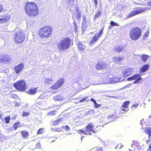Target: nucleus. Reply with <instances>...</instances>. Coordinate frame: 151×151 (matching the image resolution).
Returning a JSON list of instances; mask_svg holds the SVG:
<instances>
[{
  "label": "nucleus",
  "instance_id": "nucleus-36",
  "mask_svg": "<svg viewBox=\"0 0 151 151\" xmlns=\"http://www.w3.org/2000/svg\"><path fill=\"white\" fill-rule=\"evenodd\" d=\"M104 29V28H102L101 30L99 31L98 34H97V35L99 37L100 36L101 34L103 33V31Z\"/></svg>",
  "mask_w": 151,
  "mask_h": 151
},
{
  "label": "nucleus",
  "instance_id": "nucleus-41",
  "mask_svg": "<svg viewBox=\"0 0 151 151\" xmlns=\"http://www.w3.org/2000/svg\"><path fill=\"white\" fill-rule=\"evenodd\" d=\"M149 31H146L144 35V37L145 38H147L149 36Z\"/></svg>",
  "mask_w": 151,
  "mask_h": 151
},
{
  "label": "nucleus",
  "instance_id": "nucleus-2",
  "mask_svg": "<svg viewBox=\"0 0 151 151\" xmlns=\"http://www.w3.org/2000/svg\"><path fill=\"white\" fill-rule=\"evenodd\" d=\"M52 27L49 25H45L40 28L38 35L41 38H47L51 37L52 32Z\"/></svg>",
  "mask_w": 151,
  "mask_h": 151
},
{
  "label": "nucleus",
  "instance_id": "nucleus-17",
  "mask_svg": "<svg viewBox=\"0 0 151 151\" xmlns=\"http://www.w3.org/2000/svg\"><path fill=\"white\" fill-rule=\"evenodd\" d=\"M97 34L96 33L95 35L93 37H92L91 40L90 41V44L93 45L94 42H96L98 40L99 37L97 35Z\"/></svg>",
  "mask_w": 151,
  "mask_h": 151
},
{
  "label": "nucleus",
  "instance_id": "nucleus-30",
  "mask_svg": "<svg viewBox=\"0 0 151 151\" xmlns=\"http://www.w3.org/2000/svg\"><path fill=\"white\" fill-rule=\"evenodd\" d=\"M101 12L98 11L94 15V18H95V19H96V18L101 15Z\"/></svg>",
  "mask_w": 151,
  "mask_h": 151
},
{
  "label": "nucleus",
  "instance_id": "nucleus-18",
  "mask_svg": "<svg viewBox=\"0 0 151 151\" xmlns=\"http://www.w3.org/2000/svg\"><path fill=\"white\" fill-rule=\"evenodd\" d=\"M53 81L54 80L52 78H46L45 79L44 83L46 85H49L51 84Z\"/></svg>",
  "mask_w": 151,
  "mask_h": 151
},
{
  "label": "nucleus",
  "instance_id": "nucleus-52",
  "mask_svg": "<svg viewBox=\"0 0 151 151\" xmlns=\"http://www.w3.org/2000/svg\"><path fill=\"white\" fill-rule=\"evenodd\" d=\"M95 5V7L96 8L98 4V1L97 0H94Z\"/></svg>",
  "mask_w": 151,
  "mask_h": 151
},
{
  "label": "nucleus",
  "instance_id": "nucleus-3",
  "mask_svg": "<svg viewBox=\"0 0 151 151\" xmlns=\"http://www.w3.org/2000/svg\"><path fill=\"white\" fill-rule=\"evenodd\" d=\"M142 34V31L141 28L139 27H136L130 29L129 35L131 40L136 41L141 38Z\"/></svg>",
  "mask_w": 151,
  "mask_h": 151
},
{
  "label": "nucleus",
  "instance_id": "nucleus-12",
  "mask_svg": "<svg viewBox=\"0 0 151 151\" xmlns=\"http://www.w3.org/2000/svg\"><path fill=\"white\" fill-rule=\"evenodd\" d=\"M27 88V87L25 82L23 80L19 81V91H24Z\"/></svg>",
  "mask_w": 151,
  "mask_h": 151
},
{
  "label": "nucleus",
  "instance_id": "nucleus-21",
  "mask_svg": "<svg viewBox=\"0 0 151 151\" xmlns=\"http://www.w3.org/2000/svg\"><path fill=\"white\" fill-rule=\"evenodd\" d=\"M144 132L146 134H148V138L151 139V127H147L145 129Z\"/></svg>",
  "mask_w": 151,
  "mask_h": 151
},
{
  "label": "nucleus",
  "instance_id": "nucleus-56",
  "mask_svg": "<svg viewBox=\"0 0 151 151\" xmlns=\"http://www.w3.org/2000/svg\"><path fill=\"white\" fill-rule=\"evenodd\" d=\"M2 117L1 114L0 113V119H1Z\"/></svg>",
  "mask_w": 151,
  "mask_h": 151
},
{
  "label": "nucleus",
  "instance_id": "nucleus-11",
  "mask_svg": "<svg viewBox=\"0 0 151 151\" xmlns=\"http://www.w3.org/2000/svg\"><path fill=\"white\" fill-rule=\"evenodd\" d=\"M130 103L129 101H126L124 102L120 107L121 110L125 112L128 111L129 110V105Z\"/></svg>",
  "mask_w": 151,
  "mask_h": 151
},
{
  "label": "nucleus",
  "instance_id": "nucleus-48",
  "mask_svg": "<svg viewBox=\"0 0 151 151\" xmlns=\"http://www.w3.org/2000/svg\"><path fill=\"white\" fill-rule=\"evenodd\" d=\"M43 133V132L42 130V129L40 128L37 131V134H42Z\"/></svg>",
  "mask_w": 151,
  "mask_h": 151
},
{
  "label": "nucleus",
  "instance_id": "nucleus-51",
  "mask_svg": "<svg viewBox=\"0 0 151 151\" xmlns=\"http://www.w3.org/2000/svg\"><path fill=\"white\" fill-rule=\"evenodd\" d=\"M65 128L66 131H68L70 130V128L68 126L66 125L65 127Z\"/></svg>",
  "mask_w": 151,
  "mask_h": 151
},
{
  "label": "nucleus",
  "instance_id": "nucleus-15",
  "mask_svg": "<svg viewBox=\"0 0 151 151\" xmlns=\"http://www.w3.org/2000/svg\"><path fill=\"white\" fill-rule=\"evenodd\" d=\"M124 47L122 45H118L114 48V51L115 52H121L124 50Z\"/></svg>",
  "mask_w": 151,
  "mask_h": 151
},
{
  "label": "nucleus",
  "instance_id": "nucleus-29",
  "mask_svg": "<svg viewBox=\"0 0 151 151\" xmlns=\"http://www.w3.org/2000/svg\"><path fill=\"white\" fill-rule=\"evenodd\" d=\"M90 100L91 101L93 102L94 103V106L96 108H98V107L99 106V105H98L97 104L96 101L93 98H91Z\"/></svg>",
  "mask_w": 151,
  "mask_h": 151
},
{
  "label": "nucleus",
  "instance_id": "nucleus-20",
  "mask_svg": "<svg viewBox=\"0 0 151 151\" xmlns=\"http://www.w3.org/2000/svg\"><path fill=\"white\" fill-rule=\"evenodd\" d=\"M133 80H135V81L134 82V83L138 82L141 79V76L139 74H136L134 75L133 76Z\"/></svg>",
  "mask_w": 151,
  "mask_h": 151
},
{
  "label": "nucleus",
  "instance_id": "nucleus-40",
  "mask_svg": "<svg viewBox=\"0 0 151 151\" xmlns=\"http://www.w3.org/2000/svg\"><path fill=\"white\" fill-rule=\"evenodd\" d=\"M75 0H68V4L70 5H73Z\"/></svg>",
  "mask_w": 151,
  "mask_h": 151
},
{
  "label": "nucleus",
  "instance_id": "nucleus-58",
  "mask_svg": "<svg viewBox=\"0 0 151 151\" xmlns=\"http://www.w3.org/2000/svg\"><path fill=\"white\" fill-rule=\"evenodd\" d=\"M129 150L130 151H131V150L130 149H129Z\"/></svg>",
  "mask_w": 151,
  "mask_h": 151
},
{
  "label": "nucleus",
  "instance_id": "nucleus-13",
  "mask_svg": "<svg viewBox=\"0 0 151 151\" xmlns=\"http://www.w3.org/2000/svg\"><path fill=\"white\" fill-rule=\"evenodd\" d=\"M10 60V58L8 55H5L0 59V61L4 62H8Z\"/></svg>",
  "mask_w": 151,
  "mask_h": 151
},
{
  "label": "nucleus",
  "instance_id": "nucleus-25",
  "mask_svg": "<svg viewBox=\"0 0 151 151\" xmlns=\"http://www.w3.org/2000/svg\"><path fill=\"white\" fill-rule=\"evenodd\" d=\"M62 122V118H60L59 119L53 121L52 124L53 126H57Z\"/></svg>",
  "mask_w": 151,
  "mask_h": 151
},
{
  "label": "nucleus",
  "instance_id": "nucleus-47",
  "mask_svg": "<svg viewBox=\"0 0 151 151\" xmlns=\"http://www.w3.org/2000/svg\"><path fill=\"white\" fill-rule=\"evenodd\" d=\"M29 115V113L24 111L22 115L24 116H28Z\"/></svg>",
  "mask_w": 151,
  "mask_h": 151
},
{
  "label": "nucleus",
  "instance_id": "nucleus-42",
  "mask_svg": "<svg viewBox=\"0 0 151 151\" xmlns=\"http://www.w3.org/2000/svg\"><path fill=\"white\" fill-rule=\"evenodd\" d=\"M115 61L116 62H119L122 60V58L120 57L115 58Z\"/></svg>",
  "mask_w": 151,
  "mask_h": 151
},
{
  "label": "nucleus",
  "instance_id": "nucleus-24",
  "mask_svg": "<svg viewBox=\"0 0 151 151\" xmlns=\"http://www.w3.org/2000/svg\"><path fill=\"white\" fill-rule=\"evenodd\" d=\"M149 56L146 54H143L141 56L140 58L143 62H145L149 58Z\"/></svg>",
  "mask_w": 151,
  "mask_h": 151
},
{
  "label": "nucleus",
  "instance_id": "nucleus-5",
  "mask_svg": "<svg viewBox=\"0 0 151 151\" xmlns=\"http://www.w3.org/2000/svg\"><path fill=\"white\" fill-rule=\"evenodd\" d=\"M94 125L92 123H89L85 127L84 129H81L78 130L79 133H82L84 134L91 135V132L95 133L96 131L93 129Z\"/></svg>",
  "mask_w": 151,
  "mask_h": 151
},
{
  "label": "nucleus",
  "instance_id": "nucleus-9",
  "mask_svg": "<svg viewBox=\"0 0 151 151\" xmlns=\"http://www.w3.org/2000/svg\"><path fill=\"white\" fill-rule=\"evenodd\" d=\"M122 73L124 77H126L132 74V69L129 68H125L122 70Z\"/></svg>",
  "mask_w": 151,
  "mask_h": 151
},
{
  "label": "nucleus",
  "instance_id": "nucleus-32",
  "mask_svg": "<svg viewBox=\"0 0 151 151\" xmlns=\"http://www.w3.org/2000/svg\"><path fill=\"white\" fill-rule=\"evenodd\" d=\"M110 24L112 27L116 26H119V25L118 24L116 23L113 21H110Z\"/></svg>",
  "mask_w": 151,
  "mask_h": 151
},
{
  "label": "nucleus",
  "instance_id": "nucleus-1",
  "mask_svg": "<svg viewBox=\"0 0 151 151\" xmlns=\"http://www.w3.org/2000/svg\"><path fill=\"white\" fill-rule=\"evenodd\" d=\"M24 9L26 14L29 17H35L39 13V9L37 4L33 2H28L26 3Z\"/></svg>",
  "mask_w": 151,
  "mask_h": 151
},
{
  "label": "nucleus",
  "instance_id": "nucleus-38",
  "mask_svg": "<svg viewBox=\"0 0 151 151\" xmlns=\"http://www.w3.org/2000/svg\"><path fill=\"white\" fill-rule=\"evenodd\" d=\"M19 123L18 122L15 123L13 125L14 128L15 130L17 129L19 126Z\"/></svg>",
  "mask_w": 151,
  "mask_h": 151
},
{
  "label": "nucleus",
  "instance_id": "nucleus-55",
  "mask_svg": "<svg viewBox=\"0 0 151 151\" xmlns=\"http://www.w3.org/2000/svg\"><path fill=\"white\" fill-rule=\"evenodd\" d=\"M147 4L148 6H151V0L148 1L147 3Z\"/></svg>",
  "mask_w": 151,
  "mask_h": 151
},
{
  "label": "nucleus",
  "instance_id": "nucleus-33",
  "mask_svg": "<svg viewBox=\"0 0 151 151\" xmlns=\"http://www.w3.org/2000/svg\"><path fill=\"white\" fill-rule=\"evenodd\" d=\"M56 114L55 111H54L50 112L48 113V114L49 116H53Z\"/></svg>",
  "mask_w": 151,
  "mask_h": 151
},
{
  "label": "nucleus",
  "instance_id": "nucleus-14",
  "mask_svg": "<svg viewBox=\"0 0 151 151\" xmlns=\"http://www.w3.org/2000/svg\"><path fill=\"white\" fill-rule=\"evenodd\" d=\"M150 67L148 64L143 65L139 69L140 72L143 73L147 70Z\"/></svg>",
  "mask_w": 151,
  "mask_h": 151
},
{
  "label": "nucleus",
  "instance_id": "nucleus-49",
  "mask_svg": "<svg viewBox=\"0 0 151 151\" xmlns=\"http://www.w3.org/2000/svg\"><path fill=\"white\" fill-rule=\"evenodd\" d=\"M15 71L16 73H19V67L18 66H15L14 68Z\"/></svg>",
  "mask_w": 151,
  "mask_h": 151
},
{
  "label": "nucleus",
  "instance_id": "nucleus-4",
  "mask_svg": "<svg viewBox=\"0 0 151 151\" xmlns=\"http://www.w3.org/2000/svg\"><path fill=\"white\" fill-rule=\"evenodd\" d=\"M71 42L73 43L72 40L70 38H64L61 40L58 44V48L60 50H66L70 47Z\"/></svg>",
  "mask_w": 151,
  "mask_h": 151
},
{
  "label": "nucleus",
  "instance_id": "nucleus-34",
  "mask_svg": "<svg viewBox=\"0 0 151 151\" xmlns=\"http://www.w3.org/2000/svg\"><path fill=\"white\" fill-rule=\"evenodd\" d=\"M14 86L17 89L19 90V81L14 83Z\"/></svg>",
  "mask_w": 151,
  "mask_h": 151
},
{
  "label": "nucleus",
  "instance_id": "nucleus-10",
  "mask_svg": "<svg viewBox=\"0 0 151 151\" xmlns=\"http://www.w3.org/2000/svg\"><path fill=\"white\" fill-rule=\"evenodd\" d=\"M10 18V15L5 14L0 16V23L2 24L7 22Z\"/></svg>",
  "mask_w": 151,
  "mask_h": 151
},
{
  "label": "nucleus",
  "instance_id": "nucleus-54",
  "mask_svg": "<svg viewBox=\"0 0 151 151\" xmlns=\"http://www.w3.org/2000/svg\"><path fill=\"white\" fill-rule=\"evenodd\" d=\"M147 151H151V144L149 145V147Z\"/></svg>",
  "mask_w": 151,
  "mask_h": 151
},
{
  "label": "nucleus",
  "instance_id": "nucleus-6",
  "mask_svg": "<svg viewBox=\"0 0 151 151\" xmlns=\"http://www.w3.org/2000/svg\"><path fill=\"white\" fill-rule=\"evenodd\" d=\"M147 9L145 7H137L134 8L128 15V17H131L144 12Z\"/></svg>",
  "mask_w": 151,
  "mask_h": 151
},
{
  "label": "nucleus",
  "instance_id": "nucleus-43",
  "mask_svg": "<svg viewBox=\"0 0 151 151\" xmlns=\"http://www.w3.org/2000/svg\"><path fill=\"white\" fill-rule=\"evenodd\" d=\"M41 147V145L40 143H37L36 145L35 148L40 149Z\"/></svg>",
  "mask_w": 151,
  "mask_h": 151
},
{
  "label": "nucleus",
  "instance_id": "nucleus-22",
  "mask_svg": "<svg viewBox=\"0 0 151 151\" xmlns=\"http://www.w3.org/2000/svg\"><path fill=\"white\" fill-rule=\"evenodd\" d=\"M77 46L78 50L81 51L84 50L86 47V46L83 45L82 43L81 42H78Z\"/></svg>",
  "mask_w": 151,
  "mask_h": 151
},
{
  "label": "nucleus",
  "instance_id": "nucleus-27",
  "mask_svg": "<svg viewBox=\"0 0 151 151\" xmlns=\"http://www.w3.org/2000/svg\"><path fill=\"white\" fill-rule=\"evenodd\" d=\"M63 127L62 128H60L59 127L55 128V129L53 128H52V130L54 132H60L62 131V129H63Z\"/></svg>",
  "mask_w": 151,
  "mask_h": 151
},
{
  "label": "nucleus",
  "instance_id": "nucleus-50",
  "mask_svg": "<svg viewBox=\"0 0 151 151\" xmlns=\"http://www.w3.org/2000/svg\"><path fill=\"white\" fill-rule=\"evenodd\" d=\"M88 98V96H86L85 98H83V99L80 100L79 101V103L82 102H83L85 100L87 99Z\"/></svg>",
  "mask_w": 151,
  "mask_h": 151
},
{
  "label": "nucleus",
  "instance_id": "nucleus-37",
  "mask_svg": "<svg viewBox=\"0 0 151 151\" xmlns=\"http://www.w3.org/2000/svg\"><path fill=\"white\" fill-rule=\"evenodd\" d=\"M73 26L74 27L75 31L76 32L78 31V26L76 22H73Z\"/></svg>",
  "mask_w": 151,
  "mask_h": 151
},
{
  "label": "nucleus",
  "instance_id": "nucleus-28",
  "mask_svg": "<svg viewBox=\"0 0 151 151\" xmlns=\"http://www.w3.org/2000/svg\"><path fill=\"white\" fill-rule=\"evenodd\" d=\"M139 146V145H138L137 143L136 142H134L131 145L132 147L133 148L132 149L133 150H135V149Z\"/></svg>",
  "mask_w": 151,
  "mask_h": 151
},
{
  "label": "nucleus",
  "instance_id": "nucleus-39",
  "mask_svg": "<svg viewBox=\"0 0 151 151\" xmlns=\"http://www.w3.org/2000/svg\"><path fill=\"white\" fill-rule=\"evenodd\" d=\"M139 105L138 104H136L132 105L131 107V109H133V108L136 109L138 106Z\"/></svg>",
  "mask_w": 151,
  "mask_h": 151
},
{
  "label": "nucleus",
  "instance_id": "nucleus-53",
  "mask_svg": "<svg viewBox=\"0 0 151 151\" xmlns=\"http://www.w3.org/2000/svg\"><path fill=\"white\" fill-rule=\"evenodd\" d=\"M127 80L129 81L133 80V76H132L128 78H127Z\"/></svg>",
  "mask_w": 151,
  "mask_h": 151
},
{
  "label": "nucleus",
  "instance_id": "nucleus-26",
  "mask_svg": "<svg viewBox=\"0 0 151 151\" xmlns=\"http://www.w3.org/2000/svg\"><path fill=\"white\" fill-rule=\"evenodd\" d=\"M24 36L22 32H19V43L23 42L24 40Z\"/></svg>",
  "mask_w": 151,
  "mask_h": 151
},
{
  "label": "nucleus",
  "instance_id": "nucleus-7",
  "mask_svg": "<svg viewBox=\"0 0 151 151\" xmlns=\"http://www.w3.org/2000/svg\"><path fill=\"white\" fill-rule=\"evenodd\" d=\"M65 83L63 78H60L55 82L50 87L53 90H57L61 87Z\"/></svg>",
  "mask_w": 151,
  "mask_h": 151
},
{
  "label": "nucleus",
  "instance_id": "nucleus-46",
  "mask_svg": "<svg viewBox=\"0 0 151 151\" xmlns=\"http://www.w3.org/2000/svg\"><path fill=\"white\" fill-rule=\"evenodd\" d=\"M14 40L15 42L17 43H18L19 42V37L17 35L14 38Z\"/></svg>",
  "mask_w": 151,
  "mask_h": 151
},
{
  "label": "nucleus",
  "instance_id": "nucleus-23",
  "mask_svg": "<svg viewBox=\"0 0 151 151\" xmlns=\"http://www.w3.org/2000/svg\"><path fill=\"white\" fill-rule=\"evenodd\" d=\"M22 137L24 138H27L29 136V133L28 132L23 130L20 132Z\"/></svg>",
  "mask_w": 151,
  "mask_h": 151
},
{
  "label": "nucleus",
  "instance_id": "nucleus-35",
  "mask_svg": "<svg viewBox=\"0 0 151 151\" xmlns=\"http://www.w3.org/2000/svg\"><path fill=\"white\" fill-rule=\"evenodd\" d=\"M53 99L57 101H59L60 100V97L59 95H56L53 97Z\"/></svg>",
  "mask_w": 151,
  "mask_h": 151
},
{
  "label": "nucleus",
  "instance_id": "nucleus-8",
  "mask_svg": "<svg viewBox=\"0 0 151 151\" xmlns=\"http://www.w3.org/2000/svg\"><path fill=\"white\" fill-rule=\"evenodd\" d=\"M107 67V64L103 61H99L96 65V68L97 70H103Z\"/></svg>",
  "mask_w": 151,
  "mask_h": 151
},
{
  "label": "nucleus",
  "instance_id": "nucleus-19",
  "mask_svg": "<svg viewBox=\"0 0 151 151\" xmlns=\"http://www.w3.org/2000/svg\"><path fill=\"white\" fill-rule=\"evenodd\" d=\"M120 79L119 76H114L112 78H109V80L112 83H115L119 81Z\"/></svg>",
  "mask_w": 151,
  "mask_h": 151
},
{
  "label": "nucleus",
  "instance_id": "nucleus-31",
  "mask_svg": "<svg viewBox=\"0 0 151 151\" xmlns=\"http://www.w3.org/2000/svg\"><path fill=\"white\" fill-rule=\"evenodd\" d=\"M4 119L5 121V123L6 124L9 123L10 122V116H7L4 118Z\"/></svg>",
  "mask_w": 151,
  "mask_h": 151
},
{
  "label": "nucleus",
  "instance_id": "nucleus-16",
  "mask_svg": "<svg viewBox=\"0 0 151 151\" xmlns=\"http://www.w3.org/2000/svg\"><path fill=\"white\" fill-rule=\"evenodd\" d=\"M37 88V87L35 88H31L27 91L26 93L29 95L34 94L36 93Z\"/></svg>",
  "mask_w": 151,
  "mask_h": 151
},
{
  "label": "nucleus",
  "instance_id": "nucleus-45",
  "mask_svg": "<svg viewBox=\"0 0 151 151\" xmlns=\"http://www.w3.org/2000/svg\"><path fill=\"white\" fill-rule=\"evenodd\" d=\"M24 65L22 63L19 64V72H20L24 68Z\"/></svg>",
  "mask_w": 151,
  "mask_h": 151
},
{
  "label": "nucleus",
  "instance_id": "nucleus-44",
  "mask_svg": "<svg viewBox=\"0 0 151 151\" xmlns=\"http://www.w3.org/2000/svg\"><path fill=\"white\" fill-rule=\"evenodd\" d=\"M4 8L3 5L0 4V13L3 12Z\"/></svg>",
  "mask_w": 151,
  "mask_h": 151
},
{
  "label": "nucleus",
  "instance_id": "nucleus-57",
  "mask_svg": "<svg viewBox=\"0 0 151 151\" xmlns=\"http://www.w3.org/2000/svg\"><path fill=\"white\" fill-rule=\"evenodd\" d=\"M89 101H90L89 100H88L86 101L87 102H89Z\"/></svg>",
  "mask_w": 151,
  "mask_h": 151
}]
</instances>
